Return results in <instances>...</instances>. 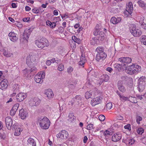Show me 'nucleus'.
Wrapping results in <instances>:
<instances>
[{"label": "nucleus", "mask_w": 146, "mask_h": 146, "mask_svg": "<svg viewBox=\"0 0 146 146\" xmlns=\"http://www.w3.org/2000/svg\"><path fill=\"white\" fill-rule=\"evenodd\" d=\"M38 121L39 123V125L41 128L43 129H47L50 125V121L46 117H38Z\"/></svg>", "instance_id": "1"}, {"label": "nucleus", "mask_w": 146, "mask_h": 146, "mask_svg": "<svg viewBox=\"0 0 146 146\" xmlns=\"http://www.w3.org/2000/svg\"><path fill=\"white\" fill-rule=\"evenodd\" d=\"M35 43L37 46L39 48L42 49L44 47H47L49 46V44L47 40L45 38H42L38 40H36Z\"/></svg>", "instance_id": "2"}, {"label": "nucleus", "mask_w": 146, "mask_h": 146, "mask_svg": "<svg viewBox=\"0 0 146 146\" xmlns=\"http://www.w3.org/2000/svg\"><path fill=\"white\" fill-rule=\"evenodd\" d=\"M129 30L130 33L135 37H139L142 34L141 31L138 29L137 27L133 24H131L129 27Z\"/></svg>", "instance_id": "3"}, {"label": "nucleus", "mask_w": 146, "mask_h": 146, "mask_svg": "<svg viewBox=\"0 0 146 146\" xmlns=\"http://www.w3.org/2000/svg\"><path fill=\"white\" fill-rule=\"evenodd\" d=\"M133 5L131 2H129L127 5L126 9L124 11V16L125 17H130L133 10Z\"/></svg>", "instance_id": "4"}, {"label": "nucleus", "mask_w": 146, "mask_h": 146, "mask_svg": "<svg viewBox=\"0 0 146 146\" xmlns=\"http://www.w3.org/2000/svg\"><path fill=\"white\" fill-rule=\"evenodd\" d=\"M35 56V55L31 54L27 56L26 62L29 67H31L32 65L34 64L33 62H34L36 60Z\"/></svg>", "instance_id": "5"}, {"label": "nucleus", "mask_w": 146, "mask_h": 146, "mask_svg": "<svg viewBox=\"0 0 146 146\" xmlns=\"http://www.w3.org/2000/svg\"><path fill=\"white\" fill-rule=\"evenodd\" d=\"M45 77V73L40 72L37 74L35 77V80L36 82L38 83L41 84L43 82V79Z\"/></svg>", "instance_id": "6"}, {"label": "nucleus", "mask_w": 146, "mask_h": 146, "mask_svg": "<svg viewBox=\"0 0 146 146\" xmlns=\"http://www.w3.org/2000/svg\"><path fill=\"white\" fill-rule=\"evenodd\" d=\"M82 98L80 96H76L74 98H73L72 101L69 102V105H71V106L74 105H78L81 102Z\"/></svg>", "instance_id": "7"}, {"label": "nucleus", "mask_w": 146, "mask_h": 146, "mask_svg": "<svg viewBox=\"0 0 146 146\" xmlns=\"http://www.w3.org/2000/svg\"><path fill=\"white\" fill-rule=\"evenodd\" d=\"M40 102V99L37 97H35L29 101V104L31 107L36 106L39 105Z\"/></svg>", "instance_id": "8"}, {"label": "nucleus", "mask_w": 146, "mask_h": 146, "mask_svg": "<svg viewBox=\"0 0 146 146\" xmlns=\"http://www.w3.org/2000/svg\"><path fill=\"white\" fill-rule=\"evenodd\" d=\"M6 126L7 129L11 130L13 124V120L10 117H6L5 120Z\"/></svg>", "instance_id": "9"}, {"label": "nucleus", "mask_w": 146, "mask_h": 146, "mask_svg": "<svg viewBox=\"0 0 146 146\" xmlns=\"http://www.w3.org/2000/svg\"><path fill=\"white\" fill-rule=\"evenodd\" d=\"M107 56V54L106 52L97 54L96 59L98 61H102L106 59Z\"/></svg>", "instance_id": "10"}, {"label": "nucleus", "mask_w": 146, "mask_h": 146, "mask_svg": "<svg viewBox=\"0 0 146 146\" xmlns=\"http://www.w3.org/2000/svg\"><path fill=\"white\" fill-rule=\"evenodd\" d=\"M118 60L123 64H125V68H126V65L128 63L131 62L132 59L131 58L127 57H122L119 58Z\"/></svg>", "instance_id": "11"}, {"label": "nucleus", "mask_w": 146, "mask_h": 146, "mask_svg": "<svg viewBox=\"0 0 146 146\" xmlns=\"http://www.w3.org/2000/svg\"><path fill=\"white\" fill-rule=\"evenodd\" d=\"M8 85V82L7 79H4L0 83V89L2 90L6 89Z\"/></svg>", "instance_id": "12"}, {"label": "nucleus", "mask_w": 146, "mask_h": 146, "mask_svg": "<svg viewBox=\"0 0 146 146\" xmlns=\"http://www.w3.org/2000/svg\"><path fill=\"white\" fill-rule=\"evenodd\" d=\"M68 135V132L65 130H62L57 135L58 138H61L62 139H66Z\"/></svg>", "instance_id": "13"}, {"label": "nucleus", "mask_w": 146, "mask_h": 146, "mask_svg": "<svg viewBox=\"0 0 146 146\" xmlns=\"http://www.w3.org/2000/svg\"><path fill=\"white\" fill-rule=\"evenodd\" d=\"M102 98L100 97H96L93 98L91 102V104L92 106H94L97 104L100 103L102 102Z\"/></svg>", "instance_id": "14"}, {"label": "nucleus", "mask_w": 146, "mask_h": 146, "mask_svg": "<svg viewBox=\"0 0 146 146\" xmlns=\"http://www.w3.org/2000/svg\"><path fill=\"white\" fill-rule=\"evenodd\" d=\"M26 94L24 93H20L17 96V100L18 102H21L23 101L26 98Z\"/></svg>", "instance_id": "15"}, {"label": "nucleus", "mask_w": 146, "mask_h": 146, "mask_svg": "<svg viewBox=\"0 0 146 146\" xmlns=\"http://www.w3.org/2000/svg\"><path fill=\"white\" fill-rule=\"evenodd\" d=\"M134 65H132L131 66H128L127 68L126 67L125 69V72L128 74L132 75L135 74V71L134 70Z\"/></svg>", "instance_id": "16"}, {"label": "nucleus", "mask_w": 146, "mask_h": 146, "mask_svg": "<svg viewBox=\"0 0 146 146\" xmlns=\"http://www.w3.org/2000/svg\"><path fill=\"white\" fill-rule=\"evenodd\" d=\"M27 111L22 109L19 111V115L21 118L23 119L26 118L27 116Z\"/></svg>", "instance_id": "17"}, {"label": "nucleus", "mask_w": 146, "mask_h": 146, "mask_svg": "<svg viewBox=\"0 0 146 146\" xmlns=\"http://www.w3.org/2000/svg\"><path fill=\"white\" fill-rule=\"evenodd\" d=\"M122 141L126 144H128L131 145L134 143L135 140L131 138H127L125 139L124 138L123 139Z\"/></svg>", "instance_id": "18"}, {"label": "nucleus", "mask_w": 146, "mask_h": 146, "mask_svg": "<svg viewBox=\"0 0 146 146\" xmlns=\"http://www.w3.org/2000/svg\"><path fill=\"white\" fill-rule=\"evenodd\" d=\"M121 136L120 134L115 133L112 136V140L114 142L118 141L121 139Z\"/></svg>", "instance_id": "19"}, {"label": "nucleus", "mask_w": 146, "mask_h": 146, "mask_svg": "<svg viewBox=\"0 0 146 146\" xmlns=\"http://www.w3.org/2000/svg\"><path fill=\"white\" fill-rule=\"evenodd\" d=\"M46 96L48 99L53 97L54 94L53 92L51 89H47L45 92Z\"/></svg>", "instance_id": "20"}, {"label": "nucleus", "mask_w": 146, "mask_h": 146, "mask_svg": "<svg viewBox=\"0 0 146 146\" xmlns=\"http://www.w3.org/2000/svg\"><path fill=\"white\" fill-rule=\"evenodd\" d=\"M95 94L94 92L87 91L85 94V97L86 99L93 98L95 97Z\"/></svg>", "instance_id": "21"}, {"label": "nucleus", "mask_w": 146, "mask_h": 146, "mask_svg": "<svg viewBox=\"0 0 146 146\" xmlns=\"http://www.w3.org/2000/svg\"><path fill=\"white\" fill-rule=\"evenodd\" d=\"M145 82H140L138 87V90L139 92H142L145 89Z\"/></svg>", "instance_id": "22"}, {"label": "nucleus", "mask_w": 146, "mask_h": 146, "mask_svg": "<svg viewBox=\"0 0 146 146\" xmlns=\"http://www.w3.org/2000/svg\"><path fill=\"white\" fill-rule=\"evenodd\" d=\"M121 20V19L120 17L116 18L115 17H113L111 19L110 22L113 24H115L119 23Z\"/></svg>", "instance_id": "23"}, {"label": "nucleus", "mask_w": 146, "mask_h": 146, "mask_svg": "<svg viewBox=\"0 0 146 146\" xmlns=\"http://www.w3.org/2000/svg\"><path fill=\"white\" fill-rule=\"evenodd\" d=\"M118 86L119 90L122 92H124L126 91L125 87L122 84H121V81H119L118 83Z\"/></svg>", "instance_id": "24"}, {"label": "nucleus", "mask_w": 146, "mask_h": 146, "mask_svg": "<svg viewBox=\"0 0 146 146\" xmlns=\"http://www.w3.org/2000/svg\"><path fill=\"white\" fill-rule=\"evenodd\" d=\"M114 66L116 68H119L120 70H123L125 68V64H123L121 63V64H116Z\"/></svg>", "instance_id": "25"}, {"label": "nucleus", "mask_w": 146, "mask_h": 146, "mask_svg": "<svg viewBox=\"0 0 146 146\" xmlns=\"http://www.w3.org/2000/svg\"><path fill=\"white\" fill-rule=\"evenodd\" d=\"M28 145L32 146H36V143L34 140L31 138H29L27 140Z\"/></svg>", "instance_id": "26"}, {"label": "nucleus", "mask_w": 146, "mask_h": 146, "mask_svg": "<svg viewBox=\"0 0 146 146\" xmlns=\"http://www.w3.org/2000/svg\"><path fill=\"white\" fill-rule=\"evenodd\" d=\"M133 65H134V67H133V68H134L133 70H134L135 71V74L138 73L139 71H141V67L140 66L135 64H133Z\"/></svg>", "instance_id": "27"}, {"label": "nucleus", "mask_w": 146, "mask_h": 146, "mask_svg": "<svg viewBox=\"0 0 146 146\" xmlns=\"http://www.w3.org/2000/svg\"><path fill=\"white\" fill-rule=\"evenodd\" d=\"M100 25H97L95 27V31L93 32V34L95 36H97L99 31H100Z\"/></svg>", "instance_id": "28"}, {"label": "nucleus", "mask_w": 146, "mask_h": 146, "mask_svg": "<svg viewBox=\"0 0 146 146\" xmlns=\"http://www.w3.org/2000/svg\"><path fill=\"white\" fill-rule=\"evenodd\" d=\"M30 33L29 31H25L23 34V38L27 41L30 36Z\"/></svg>", "instance_id": "29"}, {"label": "nucleus", "mask_w": 146, "mask_h": 146, "mask_svg": "<svg viewBox=\"0 0 146 146\" xmlns=\"http://www.w3.org/2000/svg\"><path fill=\"white\" fill-rule=\"evenodd\" d=\"M112 133L111 130H107L103 132V135L105 137H108L112 135Z\"/></svg>", "instance_id": "30"}, {"label": "nucleus", "mask_w": 146, "mask_h": 146, "mask_svg": "<svg viewBox=\"0 0 146 146\" xmlns=\"http://www.w3.org/2000/svg\"><path fill=\"white\" fill-rule=\"evenodd\" d=\"M68 120L70 121H74L76 119V117L74 116V114L73 113H69L68 115Z\"/></svg>", "instance_id": "31"}, {"label": "nucleus", "mask_w": 146, "mask_h": 146, "mask_svg": "<svg viewBox=\"0 0 146 146\" xmlns=\"http://www.w3.org/2000/svg\"><path fill=\"white\" fill-rule=\"evenodd\" d=\"M96 51L97 52V54L105 53L104 51L103 48L102 47H98L96 49Z\"/></svg>", "instance_id": "32"}, {"label": "nucleus", "mask_w": 146, "mask_h": 146, "mask_svg": "<svg viewBox=\"0 0 146 146\" xmlns=\"http://www.w3.org/2000/svg\"><path fill=\"white\" fill-rule=\"evenodd\" d=\"M72 39L75 42L77 43L78 44H80L81 43L80 39L79 38H77V37L75 36H73L72 37Z\"/></svg>", "instance_id": "33"}, {"label": "nucleus", "mask_w": 146, "mask_h": 146, "mask_svg": "<svg viewBox=\"0 0 146 146\" xmlns=\"http://www.w3.org/2000/svg\"><path fill=\"white\" fill-rule=\"evenodd\" d=\"M101 78L102 79L103 81L106 82L108 80L109 77V76L107 74L101 76Z\"/></svg>", "instance_id": "34"}, {"label": "nucleus", "mask_w": 146, "mask_h": 146, "mask_svg": "<svg viewBox=\"0 0 146 146\" xmlns=\"http://www.w3.org/2000/svg\"><path fill=\"white\" fill-rule=\"evenodd\" d=\"M104 33L101 31H99L98 33V37L100 38L101 37V39H103L104 38Z\"/></svg>", "instance_id": "35"}, {"label": "nucleus", "mask_w": 146, "mask_h": 146, "mask_svg": "<svg viewBox=\"0 0 146 146\" xmlns=\"http://www.w3.org/2000/svg\"><path fill=\"white\" fill-rule=\"evenodd\" d=\"M141 42L145 45H146V36L143 35L141 37Z\"/></svg>", "instance_id": "36"}, {"label": "nucleus", "mask_w": 146, "mask_h": 146, "mask_svg": "<svg viewBox=\"0 0 146 146\" xmlns=\"http://www.w3.org/2000/svg\"><path fill=\"white\" fill-rule=\"evenodd\" d=\"M15 130V131L14 133V135L16 136L19 135L21 133V132L22 131L21 129L19 128L16 129Z\"/></svg>", "instance_id": "37"}, {"label": "nucleus", "mask_w": 146, "mask_h": 146, "mask_svg": "<svg viewBox=\"0 0 146 146\" xmlns=\"http://www.w3.org/2000/svg\"><path fill=\"white\" fill-rule=\"evenodd\" d=\"M19 89V85L17 84H15L13 86V90L14 92H17Z\"/></svg>", "instance_id": "38"}, {"label": "nucleus", "mask_w": 146, "mask_h": 146, "mask_svg": "<svg viewBox=\"0 0 146 146\" xmlns=\"http://www.w3.org/2000/svg\"><path fill=\"white\" fill-rule=\"evenodd\" d=\"M138 3L139 6L141 7H144L146 6V4L142 1L139 0L138 1Z\"/></svg>", "instance_id": "39"}, {"label": "nucleus", "mask_w": 146, "mask_h": 146, "mask_svg": "<svg viewBox=\"0 0 146 146\" xmlns=\"http://www.w3.org/2000/svg\"><path fill=\"white\" fill-rule=\"evenodd\" d=\"M10 40L13 42H15L17 41L18 39V37L16 35L13 36V37H11L9 38Z\"/></svg>", "instance_id": "40"}, {"label": "nucleus", "mask_w": 146, "mask_h": 146, "mask_svg": "<svg viewBox=\"0 0 146 146\" xmlns=\"http://www.w3.org/2000/svg\"><path fill=\"white\" fill-rule=\"evenodd\" d=\"M119 96L121 100H123L124 101H126L128 99V98L125 97L123 95L121 94H119Z\"/></svg>", "instance_id": "41"}, {"label": "nucleus", "mask_w": 146, "mask_h": 146, "mask_svg": "<svg viewBox=\"0 0 146 146\" xmlns=\"http://www.w3.org/2000/svg\"><path fill=\"white\" fill-rule=\"evenodd\" d=\"M144 132V130L142 128H138L137 130V133L141 135Z\"/></svg>", "instance_id": "42"}, {"label": "nucleus", "mask_w": 146, "mask_h": 146, "mask_svg": "<svg viewBox=\"0 0 146 146\" xmlns=\"http://www.w3.org/2000/svg\"><path fill=\"white\" fill-rule=\"evenodd\" d=\"M142 119V117H141L137 115L136 116V121L138 124H140V121Z\"/></svg>", "instance_id": "43"}, {"label": "nucleus", "mask_w": 146, "mask_h": 146, "mask_svg": "<svg viewBox=\"0 0 146 146\" xmlns=\"http://www.w3.org/2000/svg\"><path fill=\"white\" fill-rule=\"evenodd\" d=\"M19 104L18 103H16L14 105L12 108L13 109V110L17 111L19 106Z\"/></svg>", "instance_id": "44"}, {"label": "nucleus", "mask_w": 146, "mask_h": 146, "mask_svg": "<svg viewBox=\"0 0 146 146\" xmlns=\"http://www.w3.org/2000/svg\"><path fill=\"white\" fill-rule=\"evenodd\" d=\"M64 68L63 65L62 64H60L58 66V69L60 71H62L64 70Z\"/></svg>", "instance_id": "45"}, {"label": "nucleus", "mask_w": 146, "mask_h": 146, "mask_svg": "<svg viewBox=\"0 0 146 146\" xmlns=\"http://www.w3.org/2000/svg\"><path fill=\"white\" fill-rule=\"evenodd\" d=\"M93 124L90 123L87 126V129L89 130H92L93 128Z\"/></svg>", "instance_id": "46"}, {"label": "nucleus", "mask_w": 146, "mask_h": 146, "mask_svg": "<svg viewBox=\"0 0 146 146\" xmlns=\"http://www.w3.org/2000/svg\"><path fill=\"white\" fill-rule=\"evenodd\" d=\"M107 109L108 110L110 109L112 107V105L111 103L109 102L106 105Z\"/></svg>", "instance_id": "47"}, {"label": "nucleus", "mask_w": 146, "mask_h": 146, "mask_svg": "<svg viewBox=\"0 0 146 146\" xmlns=\"http://www.w3.org/2000/svg\"><path fill=\"white\" fill-rule=\"evenodd\" d=\"M99 118L100 120L101 121H104L105 119V116L103 115H101L99 116Z\"/></svg>", "instance_id": "48"}, {"label": "nucleus", "mask_w": 146, "mask_h": 146, "mask_svg": "<svg viewBox=\"0 0 146 146\" xmlns=\"http://www.w3.org/2000/svg\"><path fill=\"white\" fill-rule=\"evenodd\" d=\"M32 11L35 13H38L39 12V9L37 8H34L32 9Z\"/></svg>", "instance_id": "49"}, {"label": "nucleus", "mask_w": 146, "mask_h": 146, "mask_svg": "<svg viewBox=\"0 0 146 146\" xmlns=\"http://www.w3.org/2000/svg\"><path fill=\"white\" fill-rule=\"evenodd\" d=\"M96 43V38L95 37L93 38L90 41V43L92 45H94Z\"/></svg>", "instance_id": "50"}, {"label": "nucleus", "mask_w": 146, "mask_h": 146, "mask_svg": "<svg viewBox=\"0 0 146 146\" xmlns=\"http://www.w3.org/2000/svg\"><path fill=\"white\" fill-rule=\"evenodd\" d=\"M33 65H32L31 67H30L31 68L29 70L31 72L35 71L36 70V68L35 67H34Z\"/></svg>", "instance_id": "51"}, {"label": "nucleus", "mask_w": 146, "mask_h": 146, "mask_svg": "<svg viewBox=\"0 0 146 146\" xmlns=\"http://www.w3.org/2000/svg\"><path fill=\"white\" fill-rule=\"evenodd\" d=\"M127 77L126 76H121V80L119 81H121V82L122 81H126L127 80Z\"/></svg>", "instance_id": "52"}, {"label": "nucleus", "mask_w": 146, "mask_h": 146, "mask_svg": "<svg viewBox=\"0 0 146 146\" xmlns=\"http://www.w3.org/2000/svg\"><path fill=\"white\" fill-rule=\"evenodd\" d=\"M16 35V34L13 32H10L8 34V36L9 37V38H11L12 37H13Z\"/></svg>", "instance_id": "53"}, {"label": "nucleus", "mask_w": 146, "mask_h": 146, "mask_svg": "<svg viewBox=\"0 0 146 146\" xmlns=\"http://www.w3.org/2000/svg\"><path fill=\"white\" fill-rule=\"evenodd\" d=\"M5 137H6L4 133H0V138L1 139H4L5 138Z\"/></svg>", "instance_id": "54"}, {"label": "nucleus", "mask_w": 146, "mask_h": 146, "mask_svg": "<svg viewBox=\"0 0 146 146\" xmlns=\"http://www.w3.org/2000/svg\"><path fill=\"white\" fill-rule=\"evenodd\" d=\"M124 128L125 129H128L129 130H130L131 129V125L130 124H128L124 127Z\"/></svg>", "instance_id": "55"}, {"label": "nucleus", "mask_w": 146, "mask_h": 146, "mask_svg": "<svg viewBox=\"0 0 146 146\" xmlns=\"http://www.w3.org/2000/svg\"><path fill=\"white\" fill-rule=\"evenodd\" d=\"M29 70H28L27 68L23 70V72L24 74H26L29 73Z\"/></svg>", "instance_id": "56"}, {"label": "nucleus", "mask_w": 146, "mask_h": 146, "mask_svg": "<svg viewBox=\"0 0 146 146\" xmlns=\"http://www.w3.org/2000/svg\"><path fill=\"white\" fill-rule=\"evenodd\" d=\"M73 68L72 67L70 66L68 68L67 72L69 73H70L73 71Z\"/></svg>", "instance_id": "57"}, {"label": "nucleus", "mask_w": 146, "mask_h": 146, "mask_svg": "<svg viewBox=\"0 0 146 146\" xmlns=\"http://www.w3.org/2000/svg\"><path fill=\"white\" fill-rule=\"evenodd\" d=\"M16 111L14 110L12 108L10 112V114L12 116H13L16 113Z\"/></svg>", "instance_id": "58"}, {"label": "nucleus", "mask_w": 146, "mask_h": 146, "mask_svg": "<svg viewBox=\"0 0 146 146\" xmlns=\"http://www.w3.org/2000/svg\"><path fill=\"white\" fill-rule=\"evenodd\" d=\"M3 55L6 56L7 57H9L10 56V55L9 54H8V53L6 52L5 50L3 53Z\"/></svg>", "instance_id": "59"}, {"label": "nucleus", "mask_w": 146, "mask_h": 146, "mask_svg": "<svg viewBox=\"0 0 146 146\" xmlns=\"http://www.w3.org/2000/svg\"><path fill=\"white\" fill-rule=\"evenodd\" d=\"M146 95V94H145L143 95H137V97L140 100H142L143 98V96H145Z\"/></svg>", "instance_id": "60"}, {"label": "nucleus", "mask_w": 146, "mask_h": 146, "mask_svg": "<svg viewBox=\"0 0 146 146\" xmlns=\"http://www.w3.org/2000/svg\"><path fill=\"white\" fill-rule=\"evenodd\" d=\"M51 23L52 24H51L50 26V27L52 28H53L56 27V23H55V22H52Z\"/></svg>", "instance_id": "61"}, {"label": "nucleus", "mask_w": 146, "mask_h": 146, "mask_svg": "<svg viewBox=\"0 0 146 146\" xmlns=\"http://www.w3.org/2000/svg\"><path fill=\"white\" fill-rule=\"evenodd\" d=\"M18 127L17 125L15 124H14L12 126V129L13 130H15L16 129H17Z\"/></svg>", "instance_id": "62"}, {"label": "nucleus", "mask_w": 146, "mask_h": 146, "mask_svg": "<svg viewBox=\"0 0 146 146\" xmlns=\"http://www.w3.org/2000/svg\"><path fill=\"white\" fill-rule=\"evenodd\" d=\"M117 119L118 120H123V117L120 115H119L117 117Z\"/></svg>", "instance_id": "63"}, {"label": "nucleus", "mask_w": 146, "mask_h": 146, "mask_svg": "<svg viewBox=\"0 0 146 146\" xmlns=\"http://www.w3.org/2000/svg\"><path fill=\"white\" fill-rule=\"evenodd\" d=\"M51 23L52 22H50V21L48 20H47L46 22V25L50 26L51 24H52Z\"/></svg>", "instance_id": "64"}]
</instances>
